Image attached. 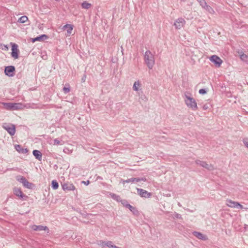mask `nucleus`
<instances>
[{
  "label": "nucleus",
  "instance_id": "nucleus-1",
  "mask_svg": "<svg viewBox=\"0 0 248 248\" xmlns=\"http://www.w3.org/2000/svg\"><path fill=\"white\" fill-rule=\"evenodd\" d=\"M144 60L149 69H152L155 64V59L154 55L150 50L145 51L144 55Z\"/></svg>",
  "mask_w": 248,
  "mask_h": 248
},
{
  "label": "nucleus",
  "instance_id": "nucleus-2",
  "mask_svg": "<svg viewBox=\"0 0 248 248\" xmlns=\"http://www.w3.org/2000/svg\"><path fill=\"white\" fill-rule=\"evenodd\" d=\"M190 93L186 92L185 93V102L187 107L191 108L193 110L197 108V105L195 100L192 97Z\"/></svg>",
  "mask_w": 248,
  "mask_h": 248
},
{
  "label": "nucleus",
  "instance_id": "nucleus-3",
  "mask_svg": "<svg viewBox=\"0 0 248 248\" xmlns=\"http://www.w3.org/2000/svg\"><path fill=\"white\" fill-rule=\"evenodd\" d=\"M2 104L5 109L10 110H18L23 108V105L21 103H2Z\"/></svg>",
  "mask_w": 248,
  "mask_h": 248
},
{
  "label": "nucleus",
  "instance_id": "nucleus-4",
  "mask_svg": "<svg viewBox=\"0 0 248 248\" xmlns=\"http://www.w3.org/2000/svg\"><path fill=\"white\" fill-rule=\"evenodd\" d=\"M16 180L22 183L23 186L27 188L32 189L34 186V185L29 182L24 176H18L16 177Z\"/></svg>",
  "mask_w": 248,
  "mask_h": 248
},
{
  "label": "nucleus",
  "instance_id": "nucleus-5",
  "mask_svg": "<svg viewBox=\"0 0 248 248\" xmlns=\"http://www.w3.org/2000/svg\"><path fill=\"white\" fill-rule=\"evenodd\" d=\"M195 163L208 170H213L215 169L214 165L211 164H207L206 162L197 159L195 161Z\"/></svg>",
  "mask_w": 248,
  "mask_h": 248
},
{
  "label": "nucleus",
  "instance_id": "nucleus-6",
  "mask_svg": "<svg viewBox=\"0 0 248 248\" xmlns=\"http://www.w3.org/2000/svg\"><path fill=\"white\" fill-rule=\"evenodd\" d=\"M2 127L5 129L11 136H14L16 133L15 125L13 124H4Z\"/></svg>",
  "mask_w": 248,
  "mask_h": 248
},
{
  "label": "nucleus",
  "instance_id": "nucleus-7",
  "mask_svg": "<svg viewBox=\"0 0 248 248\" xmlns=\"http://www.w3.org/2000/svg\"><path fill=\"white\" fill-rule=\"evenodd\" d=\"M12 44V52L11 56L15 59H16L19 57V51L18 49V46L15 43H11Z\"/></svg>",
  "mask_w": 248,
  "mask_h": 248
},
{
  "label": "nucleus",
  "instance_id": "nucleus-8",
  "mask_svg": "<svg viewBox=\"0 0 248 248\" xmlns=\"http://www.w3.org/2000/svg\"><path fill=\"white\" fill-rule=\"evenodd\" d=\"M13 192L15 195L21 199L26 200L28 198L26 195L23 193L20 188L15 187L13 189Z\"/></svg>",
  "mask_w": 248,
  "mask_h": 248
},
{
  "label": "nucleus",
  "instance_id": "nucleus-9",
  "mask_svg": "<svg viewBox=\"0 0 248 248\" xmlns=\"http://www.w3.org/2000/svg\"><path fill=\"white\" fill-rule=\"evenodd\" d=\"M138 194L142 198H150L152 196V194L147 191L139 188H137Z\"/></svg>",
  "mask_w": 248,
  "mask_h": 248
},
{
  "label": "nucleus",
  "instance_id": "nucleus-10",
  "mask_svg": "<svg viewBox=\"0 0 248 248\" xmlns=\"http://www.w3.org/2000/svg\"><path fill=\"white\" fill-rule=\"evenodd\" d=\"M23 106L27 108L42 109L44 108L45 106L43 105L36 104L31 103L26 104Z\"/></svg>",
  "mask_w": 248,
  "mask_h": 248
},
{
  "label": "nucleus",
  "instance_id": "nucleus-11",
  "mask_svg": "<svg viewBox=\"0 0 248 248\" xmlns=\"http://www.w3.org/2000/svg\"><path fill=\"white\" fill-rule=\"evenodd\" d=\"M15 67L14 66H6L4 69V73L6 75L9 77H13L14 75Z\"/></svg>",
  "mask_w": 248,
  "mask_h": 248
},
{
  "label": "nucleus",
  "instance_id": "nucleus-12",
  "mask_svg": "<svg viewBox=\"0 0 248 248\" xmlns=\"http://www.w3.org/2000/svg\"><path fill=\"white\" fill-rule=\"evenodd\" d=\"M209 59L217 67H219L222 62L221 59L219 57L215 55L211 56Z\"/></svg>",
  "mask_w": 248,
  "mask_h": 248
},
{
  "label": "nucleus",
  "instance_id": "nucleus-13",
  "mask_svg": "<svg viewBox=\"0 0 248 248\" xmlns=\"http://www.w3.org/2000/svg\"><path fill=\"white\" fill-rule=\"evenodd\" d=\"M186 21L183 18H178L174 22V25L176 29H181L185 24Z\"/></svg>",
  "mask_w": 248,
  "mask_h": 248
},
{
  "label": "nucleus",
  "instance_id": "nucleus-14",
  "mask_svg": "<svg viewBox=\"0 0 248 248\" xmlns=\"http://www.w3.org/2000/svg\"><path fill=\"white\" fill-rule=\"evenodd\" d=\"M62 188L64 191H71L75 189V186L73 184L65 183L62 184Z\"/></svg>",
  "mask_w": 248,
  "mask_h": 248
},
{
  "label": "nucleus",
  "instance_id": "nucleus-15",
  "mask_svg": "<svg viewBox=\"0 0 248 248\" xmlns=\"http://www.w3.org/2000/svg\"><path fill=\"white\" fill-rule=\"evenodd\" d=\"M192 234L194 236L200 240H206L208 239L205 235H204L200 232L194 231L192 232Z\"/></svg>",
  "mask_w": 248,
  "mask_h": 248
},
{
  "label": "nucleus",
  "instance_id": "nucleus-16",
  "mask_svg": "<svg viewBox=\"0 0 248 248\" xmlns=\"http://www.w3.org/2000/svg\"><path fill=\"white\" fill-rule=\"evenodd\" d=\"M32 229L35 231H48V228L46 226H44L42 225H33L31 227Z\"/></svg>",
  "mask_w": 248,
  "mask_h": 248
},
{
  "label": "nucleus",
  "instance_id": "nucleus-17",
  "mask_svg": "<svg viewBox=\"0 0 248 248\" xmlns=\"http://www.w3.org/2000/svg\"><path fill=\"white\" fill-rule=\"evenodd\" d=\"M15 147L16 150L19 153L26 154L28 152L27 149L22 148L20 145L17 144L16 145Z\"/></svg>",
  "mask_w": 248,
  "mask_h": 248
},
{
  "label": "nucleus",
  "instance_id": "nucleus-18",
  "mask_svg": "<svg viewBox=\"0 0 248 248\" xmlns=\"http://www.w3.org/2000/svg\"><path fill=\"white\" fill-rule=\"evenodd\" d=\"M48 38V36L46 34H42L41 35H40L39 36H37V37H35L34 38H33L32 40V42H35V41H43L45 40H46Z\"/></svg>",
  "mask_w": 248,
  "mask_h": 248
},
{
  "label": "nucleus",
  "instance_id": "nucleus-19",
  "mask_svg": "<svg viewBox=\"0 0 248 248\" xmlns=\"http://www.w3.org/2000/svg\"><path fill=\"white\" fill-rule=\"evenodd\" d=\"M227 205L231 208H236L237 202L233 201L231 200L228 199L226 201Z\"/></svg>",
  "mask_w": 248,
  "mask_h": 248
},
{
  "label": "nucleus",
  "instance_id": "nucleus-20",
  "mask_svg": "<svg viewBox=\"0 0 248 248\" xmlns=\"http://www.w3.org/2000/svg\"><path fill=\"white\" fill-rule=\"evenodd\" d=\"M32 154L37 159H38V160H40V161L41 160L42 157V154L39 151L37 150H34L33 151Z\"/></svg>",
  "mask_w": 248,
  "mask_h": 248
},
{
  "label": "nucleus",
  "instance_id": "nucleus-21",
  "mask_svg": "<svg viewBox=\"0 0 248 248\" xmlns=\"http://www.w3.org/2000/svg\"><path fill=\"white\" fill-rule=\"evenodd\" d=\"M62 29H66L67 32L68 34H71L72 33V31L73 29V26L71 24H67L63 26Z\"/></svg>",
  "mask_w": 248,
  "mask_h": 248
},
{
  "label": "nucleus",
  "instance_id": "nucleus-22",
  "mask_svg": "<svg viewBox=\"0 0 248 248\" xmlns=\"http://www.w3.org/2000/svg\"><path fill=\"white\" fill-rule=\"evenodd\" d=\"M141 86V84L139 80H137L135 82L134 85L133 86V89L135 91H138L139 90Z\"/></svg>",
  "mask_w": 248,
  "mask_h": 248
},
{
  "label": "nucleus",
  "instance_id": "nucleus-23",
  "mask_svg": "<svg viewBox=\"0 0 248 248\" xmlns=\"http://www.w3.org/2000/svg\"><path fill=\"white\" fill-rule=\"evenodd\" d=\"M127 208H128L134 215H137L138 214V211L137 209L131 206V205H127Z\"/></svg>",
  "mask_w": 248,
  "mask_h": 248
},
{
  "label": "nucleus",
  "instance_id": "nucleus-24",
  "mask_svg": "<svg viewBox=\"0 0 248 248\" xmlns=\"http://www.w3.org/2000/svg\"><path fill=\"white\" fill-rule=\"evenodd\" d=\"M240 59L244 62H248V56L244 54L243 52H241L240 53Z\"/></svg>",
  "mask_w": 248,
  "mask_h": 248
},
{
  "label": "nucleus",
  "instance_id": "nucleus-25",
  "mask_svg": "<svg viewBox=\"0 0 248 248\" xmlns=\"http://www.w3.org/2000/svg\"><path fill=\"white\" fill-rule=\"evenodd\" d=\"M81 6H82V8H83V9H88L91 7L92 5L91 3H89L87 2V1H84L81 4Z\"/></svg>",
  "mask_w": 248,
  "mask_h": 248
},
{
  "label": "nucleus",
  "instance_id": "nucleus-26",
  "mask_svg": "<svg viewBox=\"0 0 248 248\" xmlns=\"http://www.w3.org/2000/svg\"><path fill=\"white\" fill-rule=\"evenodd\" d=\"M51 186H52V188L53 189H57L59 187V184L57 182L56 180H54L52 181V183H51Z\"/></svg>",
  "mask_w": 248,
  "mask_h": 248
},
{
  "label": "nucleus",
  "instance_id": "nucleus-27",
  "mask_svg": "<svg viewBox=\"0 0 248 248\" xmlns=\"http://www.w3.org/2000/svg\"><path fill=\"white\" fill-rule=\"evenodd\" d=\"M28 17L26 16H23L20 17L18 19V22L21 23H24L26 22L28 20Z\"/></svg>",
  "mask_w": 248,
  "mask_h": 248
},
{
  "label": "nucleus",
  "instance_id": "nucleus-28",
  "mask_svg": "<svg viewBox=\"0 0 248 248\" xmlns=\"http://www.w3.org/2000/svg\"><path fill=\"white\" fill-rule=\"evenodd\" d=\"M138 179L137 178H131L127 179V183H137Z\"/></svg>",
  "mask_w": 248,
  "mask_h": 248
},
{
  "label": "nucleus",
  "instance_id": "nucleus-29",
  "mask_svg": "<svg viewBox=\"0 0 248 248\" xmlns=\"http://www.w3.org/2000/svg\"><path fill=\"white\" fill-rule=\"evenodd\" d=\"M205 10L211 14H213L215 13L213 9L209 5H208V6H206Z\"/></svg>",
  "mask_w": 248,
  "mask_h": 248
},
{
  "label": "nucleus",
  "instance_id": "nucleus-30",
  "mask_svg": "<svg viewBox=\"0 0 248 248\" xmlns=\"http://www.w3.org/2000/svg\"><path fill=\"white\" fill-rule=\"evenodd\" d=\"M66 87H64L63 88V92L65 93H68L70 91V86L69 84H67L66 85Z\"/></svg>",
  "mask_w": 248,
  "mask_h": 248
},
{
  "label": "nucleus",
  "instance_id": "nucleus-31",
  "mask_svg": "<svg viewBox=\"0 0 248 248\" xmlns=\"http://www.w3.org/2000/svg\"><path fill=\"white\" fill-rule=\"evenodd\" d=\"M111 197L113 199H114L118 202H121V200H122L121 199V197L115 194H112V195H111Z\"/></svg>",
  "mask_w": 248,
  "mask_h": 248
},
{
  "label": "nucleus",
  "instance_id": "nucleus-32",
  "mask_svg": "<svg viewBox=\"0 0 248 248\" xmlns=\"http://www.w3.org/2000/svg\"><path fill=\"white\" fill-rule=\"evenodd\" d=\"M105 245H106V247H108L109 248H112L113 245L112 241H107L106 243L105 244Z\"/></svg>",
  "mask_w": 248,
  "mask_h": 248
},
{
  "label": "nucleus",
  "instance_id": "nucleus-33",
  "mask_svg": "<svg viewBox=\"0 0 248 248\" xmlns=\"http://www.w3.org/2000/svg\"><path fill=\"white\" fill-rule=\"evenodd\" d=\"M120 202H121L122 204L126 208H127V205H129V204L128 203L127 201L125 200H121Z\"/></svg>",
  "mask_w": 248,
  "mask_h": 248
},
{
  "label": "nucleus",
  "instance_id": "nucleus-34",
  "mask_svg": "<svg viewBox=\"0 0 248 248\" xmlns=\"http://www.w3.org/2000/svg\"><path fill=\"white\" fill-rule=\"evenodd\" d=\"M106 243V241H104L103 240H100L98 242V245L100 246L101 247H104L106 246L105 245V244Z\"/></svg>",
  "mask_w": 248,
  "mask_h": 248
},
{
  "label": "nucleus",
  "instance_id": "nucleus-35",
  "mask_svg": "<svg viewBox=\"0 0 248 248\" xmlns=\"http://www.w3.org/2000/svg\"><path fill=\"white\" fill-rule=\"evenodd\" d=\"M243 143L248 148V138H245L243 140Z\"/></svg>",
  "mask_w": 248,
  "mask_h": 248
},
{
  "label": "nucleus",
  "instance_id": "nucleus-36",
  "mask_svg": "<svg viewBox=\"0 0 248 248\" xmlns=\"http://www.w3.org/2000/svg\"><path fill=\"white\" fill-rule=\"evenodd\" d=\"M199 93L200 94H204L207 93V91L205 89H201L199 90Z\"/></svg>",
  "mask_w": 248,
  "mask_h": 248
},
{
  "label": "nucleus",
  "instance_id": "nucleus-37",
  "mask_svg": "<svg viewBox=\"0 0 248 248\" xmlns=\"http://www.w3.org/2000/svg\"><path fill=\"white\" fill-rule=\"evenodd\" d=\"M198 1L200 3V4L201 6H203V5H205L206 2L205 1V0H198Z\"/></svg>",
  "mask_w": 248,
  "mask_h": 248
},
{
  "label": "nucleus",
  "instance_id": "nucleus-38",
  "mask_svg": "<svg viewBox=\"0 0 248 248\" xmlns=\"http://www.w3.org/2000/svg\"><path fill=\"white\" fill-rule=\"evenodd\" d=\"M140 99L145 102L147 101L148 100L147 98L146 97V96L145 95H141V96L140 97Z\"/></svg>",
  "mask_w": 248,
  "mask_h": 248
},
{
  "label": "nucleus",
  "instance_id": "nucleus-39",
  "mask_svg": "<svg viewBox=\"0 0 248 248\" xmlns=\"http://www.w3.org/2000/svg\"><path fill=\"white\" fill-rule=\"evenodd\" d=\"M137 178L138 179V182H139L140 181L146 182L147 181V179L145 177Z\"/></svg>",
  "mask_w": 248,
  "mask_h": 248
},
{
  "label": "nucleus",
  "instance_id": "nucleus-40",
  "mask_svg": "<svg viewBox=\"0 0 248 248\" xmlns=\"http://www.w3.org/2000/svg\"><path fill=\"white\" fill-rule=\"evenodd\" d=\"M209 108V104H206L202 106V108L204 110H207Z\"/></svg>",
  "mask_w": 248,
  "mask_h": 248
},
{
  "label": "nucleus",
  "instance_id": "nucleus-41",
  "mask_svg": "<svg viewBox=\"0 0 248 248\" xmlns=\"http://www.w3.org/2000/svg\"><path fill=\"white\" fill-rule=\"evenodd\" d=\"M54 144H55V145H59V144H60V141L59 140H58L57 139H55L54 140Z\"/></svg>",
  "mask_w": 248,
  "mask_h": 248
},
{
  "label": "nucleus",
  "instance_id": "nucleus-42",
  "mask_svg": "<svg viewBox=\"0 0 248 248\" xmlns=\"http://www.w3.org/2000/svg\"><path fill=\"white\" fill-rule=\"evenodd\" d=\"M175 217L177 218H182L181 215L178 214V213H175Z\"/></svg>",
  "mask_w": 248,
  "mask_h": 248
},
{
  "label": "nucleus",
  "instance_id": "nucleus-43",
  "mask_svg": "<svg viewBox=\"0 0 248 248\" xmlns=\"http://www.w3.org/2000/svg\"><path fill=\"white\" fill-rule=\"evenodd\" d=\"M86 78V76L85 74H84V75L83 76V77L81 78L82 82H85Z\"/></svg>",
  "mask_w": 248,
  "mask_h": 248
},
{
  "label": "nucleus",
  "instance_id": "nucleus-44",
  "mask_svg": "<svg viewBox=\"0 0 248 248\" xmlns=\"http://www.w3.org/2000/svg\"><path fill=\"white\" fill-rule=\"evenodd\" d=\"M236 208H241V209H242L243 208V206L242 205H241V204H240L239 202H237V207Z\"/></svg>",
  "mask_w": 248,
  "mask_h": 248
},
{
  "label": "nucleus",
  "instance_id": "nucleus-45",
  "mask_svg": "<svg viewBox=\"0 0 248 248\" xmlns=\"http://www.w3.org/2000/svg\"><path fill=\"white\" fill-rule=\"evenodd\" d=\"M120 183H122V184L124 185L125 183H127V180L121 179L120 181Z\"/></svg>",
  "mask_w": 248,
  "mask_h": 248
},
{
  "label": "nucleus",
  "instance_id": "nucleus-46",
  "mask_svg": "<svg viewBox=\"0 0 248 248\" xmlns=\"http://www.w3.org/2000/svg\"><path fill=\"white\" fill-rule=\"evenodd\" d=\"M82 183H83V184H84L86 185H88L89 184L90 181L89 180H88L87 181H82Z\"/></svg>",
  "mask_w": 248,
  "mask_h": 248
},
{
  "label": "nucleus",
  "instance_id": "nucleus-47",
  "mask_svg": "<svg viewBox=\"0 0 248 248\" xmlns=\"http://www.w3.org/2000/svg\"><path fill=\"white\" fill-rule=\"evenodd\" d=\"M206 6H208V5L207 4V3H206L205 5H203L202 7L205 10Z\"/></svg>",
  "mask_w": 248,
  "mask_h": 248
},
{
  "label": "nucleus",
  "instance_id": "nucleus-48",
  "mask_svg": "<svg viewBox=\"0 0 248 248\" xmlns=\"http://www.w3.org/2000/svg\"><path fill=\"white\" fill-rule=\"evenodd\" d=\"M5 48L8 49V47L6 46H5Z\"/></svg>",
  "mask_w": 248,
  "mask_h": 248
},
{
  "label": "nucleus",
  "instance_id": "nucleus-49",
  "mask_svg": "<svg viewBox=\"0 0 248 248\" xmlns=\"http://www.w3.org/2000/svg\"><path fill=\"white\" fill-rule=\"evenodd\" d=\"M179 206H181L180 203H178Z\"/></svg>",
  "mask_w": 248,
  "mask_h": 248
},
{
  "label": "nucleus",
  "instance_id": "nucleus-50",
  "mask_svg": "<svg viewBox=\"0 0 248 248\" xmlns=\"http://www.w3.org/2000/svg\"><path fill=\"white\" fill-rule=\"evenodd\" d=\"M182 1H185L186 0H181Z\"/></svg>",
  "mask_w": 248,
  "mask_h": 248
}]
</instances>
